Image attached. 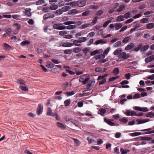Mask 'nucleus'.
Segmentation results:
<instances>
[{
	"instance_id": "34",
	"label": "nucleus",
	"mask_w": 154,
	"mask_h": 154,
	"mask_svg": "<svg viewBox=\"0 0 154 154\" xmlns=\"http://www.w3.org/2000/svg\"><path fill=\"white\" fill-rule=\"evenodd\" d=\"M57 124L58 126L59 127L61 128L62 129H65L66 128L65 126L64 125H63V124L59 122H57Z\"/></svg>"
},
{
	"instance_id": "15",
	"label": "nucleus",
	"mask_w": 154,
	"mask_h": 154,
	"mask_svg": "<svg viewBox=\"0 0 154 154\" xmlns=\"http://www.w3.org/2000/svg\"><path fill=\"white\" fill-rule=\"evenodd\" d=\"M152 129L151 128H149L147 129L141 130L140 131H147V132L145 133V134L154 133V130L152 131Z\"/></svg>"
},
{
	"instance_id": "58",
	"label": "nucleus",
	"mask_w": 154,
	"mask_h": 154,
	"mask_svg": "<svg viewBox=\"0 0 154 154\" xmlns=\"http://www.w3.org/2000/svg\"><path fill=\"white\" fill-rule=\"evenodd\" d=\"M75 93L74 91H71L70 92H66V94L68 96H70L73 95Z\"/></svg>"
},
{
	"instance_id": "39",
	"label": "nucleus",
	"mask_w": 154,
	"mask_h": 154,
	"mask_svg": "<svg viewBox=\"0 0 154 154\" xmlns=\"http://www.w3.org/2000/svg\"><path fill=\"white\" fill-rule=\"evenodd\" d=\"M102 43V44L105 43V41H103L102 39H99L96 41L95 42V44L96 45H97L99 44Z\"/></svg>"
},
{
	"instance_id": "1",
	"label": "nucleus",
	"mask_w": 154,
	"mask_h": 154,
	"mask_svg": "<svg viewBox=\"0 0 154 154\" xmlns=\"http://www.w3.org/2000/svg\"><path fill=\"white\" fill-rule=\"evenodd\" d=\"M138 111L143 112H147L148 111V108L146 107H141L138 106H135V116H143V113L138 112Z\"/></svg>"
},
{
	"instance_id": "13",
	"label": "nucleus",
	"mask_w": 154,
	"mask_h": 154,
	"mask_svg": "<svg viewBox=\"0 0 154 154\" xmlns=\"http://www.w3.org/2000/svg\"><path fill=\"white\" fill-rule=\"evenodd\" d=\"M103 52V51L102 49L97 50L91 52V55H94L97 54H100V53H102Z\"/></svg>"
},
{
	"instance_id": "21",
	"label": "nucleus",
	"mask_w": 154,
	"mask_h": 154,
	"mask_svg": "<svg viewBox=\"0 0 154 154\" xmlns=\"http://www.w3.org/2000/svg\"><path fill=\"white\" fill-rule=\"evenodd\" d=\"M106 112V110L105 109L102 108L99 110L98 113L102 116H104V114Z\"/></svg>"
},
{
	"instance_id": "64",
	"label": "nucleus",
	"mask_w": 154,
	"mask_h": 154,
	"mask_svg": "<svg viewBox=\"0 0 154 154\" xmlns=\"http://www.w3.org/2000/svg\"><path fill=\"white\" fill-rule=\"evenodd\" d=\"M51 61L54 63L55 64H58L59 63H60V61L54 59H52L51 60Z\"/></svg>"
},
{
	"instance_id": "25",
	"label": "nucleus",
	"mask_w": 154,
	"mask_h": 154,
	"mask_svg": "<svg viewBox=\"0 0 154 154\" xmlns=\"http://www.w3.org/2000/svg\"><path fill=\"white\" fill-rule=\"evenodd\" d=\"M122 51V50L121 49H118L115 50L113 54L114 55H117L119 54Z\"/></svg>"
},
{
	"instance_id": "47",
	"label": "nucleus",
	"mask_w": 154,
	"mask_h": 154,
	"mask_svg": "<svg viewBox=\"0 0 154 154\" xmlns=\"http://www.w3.org/2000/svg\"><path fill=\"white\" fill-rule=\"evenodd\" d=\"M30 43V42L27 41V40H26L25 41H23L21 42L20 43V45H21L22 46H23L24 45H27L28 44H29Z\"/></svg>"
},
{
	"instance_id": "57",
	"label": "nucleus",
	"mask_w": 154,
	"mask_h": 154,
	"mask_svg": "<svg viewBox=\"0 0 154 154\" xmlns=\"http://www.w3.org/2000/svg\"><path fill=\"white\" fill-rule=\"evenodd\" d=\"M90 26L91 25L90 24L86 23L82 25V26L81 27L82 29H85L87 27Z\"/></svg>"
},
{
	"instance_id": "12",
	"label": "nucleus",
	"mask_w": 154,
	"mask_h": 154,
	"mask_svg": "<svg viewBox=\"0 0 154 154\" xmlns=\"http://www.w3.org/2000/svg\"><path fill=\"white\" fill-rule=\"evenodd\" d=\"M154 60V55H152L149 57L146 58L145 59V61L146 63H149Z\"/></svg>"
},
{
	"instance_id": "42",
	"label": "nucleus",
	"mask_w": 154,
	"mask_h": 154,
	"mask_svg": "<svg viewBox=\"0 0 154 154\" xmlns=\"http://www.w3.org/2000/svg\"><path fill=\"white\" fill-rule=\"evenodd\" d=\"M131 38L129 36H127L123 40L122 42L124 43H126L128 42Z\"/></svg>"
},
{
	"instance_id": "11",
	"label": "nucleus",
	"mask_w": 154,
	"mask_h": 154,
	"mask_svg": "<svg viewBox=\"0 0 154 154\" xmlns=\"http://www.w3.org/2000/svg\"><path fill=\"white\" fill-rule=\"evenodd\" d=\"M55 113H53L52 111V109L51 107H48L47 109V115L51 116H55Z\"/></svg>"
},
{
	"instance_id": "18",
	"label": "nucleus",
	"mask_w": 154,
	"mask_h": 154,
	"mask_svg": "<svg viewBox=\"0 0 154 154\" xmlns=\"http://www.w3.org/2000/svg\"><path fill=\"white\" fill-rule=\"evenodd\" d=\"M78 13V11L75 9H73L69 10L68 12V14L73 15L74 14H76Z\"/></svg>"
},
{
	"instance_id": "16",
	"label": "nucleus",
	"mask_w": 154,
	"mask_h": 154,
	"mask_svg": "<svg viewBox=\"0 0 154 154\" xmlns=\"http://www.w3.org/2000/svg\"><path fill=\"white\" fill-rule=\"evenodd\" d=\"M104 122H106L109 125L111 126H113L115 125V124L114 123L112 122L110 120H108L106 118H104Z\"/></svg>"
},
{
	"instance_id": "38",
	"label": "nucleus",
	"mask_w": 154,
	"mask_h": 154,
	"mask_svg": "<svg viewBox=\"0 0 154 154\" xmlns=\"http://www.w3.org/2000/svg\"><path fill=\"white\" fill-rule=\"evenodd\" d=\"M71 100L69 99L66 100L64 102V104L66 106H69L71 103Z\"/></svg>"
},
{
	"instance_id": "6",
	"label": "nucleus",
	"mask_w": 154,
	"mask_h": 154,
	"mask_svg": "<svg viewBox=\"0 0 154 154\" xmlns=\"http://www.w3.org/2000/svg\"><path fill=\"white\" fill-rule=\"evenodd\" d=\"M129 55L127 54L125 52H123L120 53L118 57L119 58H122L124 59H126L128 58Z\"/></svg>"
},
{
	"instance_id": "50",
	"label": "nucleus",
	"mask_w": 154,
	"mask_h": 154,
	"mask_svg": "<svg viewBox=\"0 0 154 154\" xmlns=\"http://www.w3.org/2000/svg\"><path fill=\"white\" fill-rule=\"evenodd\" d=\"M90 79V78L89 77H87V75H86V76L85 77V79L84 81H83V84L85 85L86 84L87 82L89 81Z\"/></svg>"
},
{
	"instance_id": "54",
	"label": "nucleus",
	"mask_w": 154,
	"mask_h": 154,
	"mask_svg": "<svg viewBox=\"0 0 154 154\" xmlns=\"http://www.w3.org/2000/svg\"><path fill=\"white\" fill-rule=\"evenodd\" d=\"M86 76V75H83L81 78H80L79 79V81L80 82H82L83 84V81L84 80L85 77Z\"/></svg>"
},
{
	"instance_id": "19",
	"label": "nucleus",
	"mask_w": 154,
	"mask_h": 154,
	"mask_svg": "<svg viewBox=\"0 0 154 154\" xmlns=\"http://www.w3.org/2000/svg\"><path fill=\"white\" fill-rule=\"evenodd\" d=\"M91 12V11L88 10H85V11L82 13V15L83 16H88L90 14Z\"/></svg>"
},
{
	"instance_id": "41",
	"label": "nucleus",
	"mask_w": 154,
	"mask_h": 154,
	"mask_svg": "<svg viewBox=\"0 0 154 154\" xmlns=\"http://www.w3.org/2000/svg\"><path fill=\"white\" fill-rule=\"evenodd\" d=\"M68 29H72L75 28L76 26L75 25H69L66 27Z\"/></svg>"
},
{
	"instance_id": "14",
	"label": "nucleus",
	"mask_w": 154,
	"mask_h": 154,
	"mask_svg": "<svg viewBox=\"0 0 154 154\" xmlns=\"http://www.w3.org/2000/svg\"><path fill=\"white\" fill-rule=\"evenodd\" d=\"M127 116H133L135 115V111H131L127 110L126 111L125 113Z\"/></svg>"
},
{
	"instance_id": "60",
	"label": "nucleus",
	"mask_w": 154,
	"mask_h": 154,
	"mask_svg": "<svg viewBox=\"0 0 154 154\" xmlns=\"http://www.w3.org/2000/svg\"><path fill=\"white\" fill-rule=\"evenodd\" d=\"M111 22V20H108L105 22L103 24V26L104 27H106L108 25V24Z\"/></svg>"
},
{
	"instance_id": "8",
	"label": "nucleus",
	"mask_w": 154,
	"mask_h": 154,
	"mask_svg": "<svg viewBox=\"0 0 154 154\" xmlns=\"http://www.w3.org/2000/svg\"><path fill=\"white\" fill-rule=\"evenodd\" d=\"M43 110V106L41 104H39L38 106L37 110V113L38 115H39L42 113Z\"/></svg>"
},
{
	"instance_id": "29",
	"label": "nucleus",
	"mask_w": 154,
	"mask_h": 154,
	"mask_svg": "<svg viewBox=\"0 0 154 154\" xmlns=\"http://www.w3.org/2000/svg\"><path fill=\"white\" fill-rule=\"evenodd\" d=\"M73 44H74L76 46H81V45L80 43L79 40H74L73 42Z\"/></svg>"
},
{
	"instance_id": "9",
	"label": "nucleus",
	"mask_w": 154,
	"mask_h": 154,
	"mask_svg": "<svg viewBox=\"0 0 154 154\" xmlns=\"http://www.w3.org/2000/svg\"><path fill=\"white\" fill-rule=\"evenodd\" d=\"M149 121V120L148 119H145L142 120H139L137 119H136L135 122H136L137 124H141L145 123L148 122Z\"/></svg>"
},
{
	"instance_id": "44",
	"label": "nucleus",
	"mask_w": 154,
	"mask_h": 154,
	"mask_svg": "<svg viewBox=\"0 0 154 154\" xmlns=\"http://www.w3.org/2000/svg\"><path fill=\"white\" fill-rule=\"evenodd\" d=\"M45 3V1L44 0H39L36 2V4L37 5H42L43 3Z\"/></svg>"
},
{
	"instance_id": "55",
	"label": "nucleus",
	"mask_w": 154,
	"mask_h": 154,
	"mask_svg": "<svg viewBox=\"0 0 154 154\" xmlns=\"http://www.w3.org/2000/svg\"><path fill=\"white\" fill-rule=\"evenodd\" d=\"M130 14L131 13L130 12H128L124 14L123 16L124 17V18H125L127 19L129 17Z\"/></svg>"
},
{
	"instance_id": "30",
	"label": "nucleus",
	"mask_w": 154,
	"mask_h": 154,
	"mask_svg": "<svg viewBox=\"0 0 154 154\" xmlns=\"http://www.w3.org/2000/svg\"><path fill=\"white\" fill-rule=\"evenodd\" d=\"M53 13L57 15H60L63 13L61 9L57 10L56 11H54Z\"/></svg>"
},
{
	"instance_id": "45",
	"label": "nucleus",
	"mask_w": 154,
	"mask_h": 154,
	"mask_svg": "<svg viewBox=\"0 0 154 154\" xmlns=\"http://www.w3.org/2000/svg\"><path fill=\"white\" fill-rule=\"evenodd\" d=\"M121 43L120 42H118L116 43L113 45V47L116 48L120 46L121 45Z\"/></svg>"
},
{
	"instance_id": "31",
	"label": "nucleus",
	"mask_w": 154,
	"mask_h": 154,
	"mask_svg": "<svg viewBox=\"0 0 154 154\" xmlns=\"http://www.w3.org/2000/svg\"><path fill=\"white\" fill-rule=\"evenodd\" d=\"M105 57V56L103 54H100L99 55L97 56H95V58L96 59H104Z\"/></svg>"
},
{
	"instance_id": "3",
	"label": "nucleus",
	"mask_w": 154,
	"mask_h": 154,
	"mask_svg": "<svg viewBox=\"0 0 154 154\" xmlns=\"http://www.w3.org/2000/svg\"><path fill=\"white\" fill-rule=\"evenodd\" d=\"M142 44L139 45L138 47L136 48H135V51H137L140 49L141 51L144 52L147 50L149 47V45H147L143 46V47H142Z\"/></svg>"
},
{
	"instance_id": "2",
	"label": "nucleus",
	"mask_w": 154,
	"mask_h": 154,
	"mask_svg": "<svg viewBox=\"0 0 154 154\" xmlns=\"http://www.w3.org/2000/svg\"><path fill=\"white\" fill-rule=\"evenodd\" d=\"M108 75V74H105L103 75H100L98 76L97 80L100 81L99 82V85H100L104 84L106 82V79L105 78Z\"/></svg>"
},
{
	"instance_id": "24",
	"label": "nucleus",
	"mask_w": 154,
	"mask_h": 154,
	"mask_svg": "<svg viewBox=\"0 0 154 154\" xmlns=\"http://www.w3.org/2000/svg\"><path fill=\"white\" fill-rule=\"evenodd\" d=\"M70 9L71 7H70L68 6H66L62 8L61 10L63 13V12H66L68 11Z\"/></svg>"
},
{
	"instance_id": "26",
	"label": "nucleus",
	"mask_w": 154,
	"mask_h": 154,
	"mask_svg": "<svg viewBox=\"0 0 154 154\" xmlns=\"http://www.w3.org/2000/svg\"><path fill=\"white\" fill-rule=\"evenodd\" d=\"M124 17L123 15H121L118 16L116 19V21L120 22L124 20Z\"/></svg>"
},
{
	"instance_id": "20",
	"label": "nucleus",
	"mask_w": 154,
	"mask_h": 154,
	"mask_svg": "<svg viewBox=\"0 0 154 154\" xmlns=\"http://www.w3.org/2000/svg\"><path fill=\"white\" fill-rule=\"evenodd\" d=\"M146 28L149 29L153 28H154V23H150L147 24L146 26Z\"/></svg>"
},
{
	"instance_id": "4",
	"label": "nucleus",
	"mask_w": 154,
	"mask_h": 154,
	"mask_svg": "<svg viewBox=\"0 0 154 154\" xmlns=\"http://www.w3.org/2000/svg\"><path fill=\"white\" fill-rule=\"evenodd\" d=\"M53 28L58 30H63L66 29V26L62 25L61 23H56L53 25Z\"/></svg>"
},
{
	"instance_id": "51",
	"label": "nucleus",
	"mask_w": 154,
	"mask_h": 154,
	"mask_svg": "<svg viewBox=\"0 0 154 154\" xmlns=\"http://www.w3.org/2000/svg\"><path fill=\"white\" fill-rule=\"evenodd\" d=\"M71 122L75 125L76 126H78L79 125V122L76 120H72Z\"/></svg>"
},
{
	"instance_id": "40",
	"label": "nucleus",
	"mask_w": 154,
	"mask_h": 154,
	"mask_svg": "<svg viewBox=\"0 0 154 154\" xmlns=\"http://www.w3.org/2000/svg\"><path fill=\"white\" fill-rule=\"evenodd\" d=\"M81 48H75L73 49V51L75 53H78L81 51Z\"/></svg>"
},
{
	"instance_id": "48",
	"label": "nucleus",
	"mask_w": 154,
	"mask_h": 154,
	"mask_svg": "<svg viewBox=\"0 0 154 154\" xmlns=\"http://www.w3.org/2000/svg\"><path fill=\"white\" fill-rule=\"evenodd\" d=\"M120 151L121 152L122 154H124L127 153V152L129 151V150L125 149H124L123 148H121L120 149Z\"/></svg>"
},
{
	"instance_id": "28",
	"label": "nucleus",
	"mask_w": 154,
	"mask_h": 154,
	"mask_svg": "<svg viewBox=\"0 0 154 154\" xmlns=\"http://www.w3.org/2000/svg\"><path fill=\"white\" fill-rule=\"evenodd\" d=\"M134 46V44L133 43L127 45L125 48V50H129Z\"/></svg>"
},
{
	"instance_id": "52",
	"label": "nucleus",
	"mask_w": 154,
	"mask_h": 154,
	"mask_svg": "<svg viewBox=\"0 0 154 154\" xmlns=\"http://www.w3.org/2000/svg\"><path fill=\"white\" fill-rule=\"evenodd\" d=\"M17 82L18 83H19L20 84H21V85H22V84L23 85H25V82H24V81L21 79H19L17 80Z\"/></svg>"
},
{
	"instance_id": "61",
	"label": "nucleus",
	"mask_w": 154,
	"mask_h": 154,
	"mask_svg": "<svg viewBox=\"0 0 154 154\" xmlns=\"http://www.w3.org/2000/svg\"><path fill=\"white\" fill-rule=\"evenodd\" d=\"M64 38L67 39L72 38H73L72 35H66L64 36Z\"/></svg>"
},
{
	"instance_id": "36",
	"label": "nucleus",
	"mask_w": 154,
	"mask_h": 154,
	"mask_svg": "<svg viewBox=\"0 0 154 154\" xmlns=\"http://www.w3.org/2000/svg\"><path fill=\"white\" fill-rule=\"evenodd\" d=\"M149 20L147 18H144L140 20V22L142 23H146L149 22Z\"/></svg>"
},
{
	"instance_id": "10",
	"label": "nucleus",
	"mask_w": 154,
	"mask_h": 154,
	"mask_svg": "<svg viewBox=\"0 0 154 154\" xmlns=\"http://www.w3.org/2000/svg\"><path fill=\"white\" fill-rule=\"evenodd\" d=\"M54 17V15L53 14H51L50 13H47L45 14L43 16V18L44 19L47 20L49 18H52Z\"/></svg>"
},
{
	"instance_id": "17",
	"label": "nucleus",
	"mask_w": 154,
	"mask_h": 154,
	"mask_svg": "<svg viewBox=\"0 0 154 154\" xmlns=\"http://www.w3.org/2000/svg\"><path fill=\"white\" fill-rule=\"evenodd\" d=\"M116 30H118L121 28L122 25L120 23H116L114 24Z\"/></svg>"
},
{
	"instance_id": "35",
	"label": "nucleus",
	"mask_w": 154,
	"mask_h": 154,
	"mask_svg": "<svg viewBox=\"0 0 154 154\" xmlns=\"http://www.w3.org/2000/svg\"><path fill=\"white\" fill-rule=\"evenodd\" d=\"M3 47L5 48L6 50H9L11 49V47L6 43H4L3 44Z\"/></svg>"
},
{
	"instance_id": "22",
	"label": "nucleus",
	"mask_w": 154,
	"mask_h": 154,
	"mask_svg": "<svg viewBox=\"0 0 154 154\" xmlns=\"http://www.w3.org/2000/svg\"><path fill=\"white\" fill-rule=\"evenodd\" d=\"M73 45L72 43L69 42L64 43L62 45L63 47H70L72 46Z\"/></svg>"
},
{
	"instance_id": "27",
	"label": "nucleus",
	"mask_w": 154,
	"mask_h": 154,
	"mask_svg": "<svg viewBox=\"0 0 154 154\" xmlns=\"http://www.w3.org/2000/svg\"><path fill=\"white\" fill-rule=\"evenodd\" d=\"M125 6L123 5H122L119 6V7L117 10V11L118 12H120L122 11L123 10Z\"/></svg>"
},
{
	"instance_id": "33",
	"label": "nucleus",
	"mask_w": 154,
	"mask_h": 154,
	"mask_svg": "<svg viewBox=\"0 0 154 154\" xmlns=\"http://www.w3.org/2000/svg\"><path fill=\"white\" fill-rule=\"evenodd\" d=\"M88 39L87 37H84L79 38V40L80 43L86 42Z\"/></svg>"
},
{
	"instance_id": "23",
	"label": "nucleus",
	"mask_w": 154,
	"mask_h": 154,
	"mask_svg": "<svg viewBox=\"0 0 154 154\" xmlns=\"http://www.w3.org/2000/svg\"><path fill=\"white\" fill-rule=\"evenodd\" d=\"M146 116L147 117H154V112H148L146 114Z\"/></svg>"
},
{
	"instance_id": "62",
	"label": "nucleus",
	"mask_w": 154,
	"mask_h": 154,
	"mask_svg": "<svg viewBox=\"0 0 154 154\" xmlns=\"http://www.w3.org/2000/svg\"><path fill=\"white\" fill-rule=\"evenodd\" d=\"M119 121L121 122H124V123H127V122L128 120L125 118H123L122 119H119Z\"/></svg>"
},
{
	"instance_id": "59",
	"label": "nucleus",
	"mask_w": 154,
	"mask_h": 154,
	"mask_svg": "<svg viewBox=\"0 0 154 154\" xmlns=\"http://www.w3.org/2000/svg\"><path fill=\"white\" fill-rule=\"evenodd\" d=\"M103 14V11L102 10H99L96 14L97 16L102 15Z\"/></svg>"
},
{
	"instance_id": "37",
	"label": "nucleus",
	"mask_w": 154,
	"mask_h": 154,
	"mask_svg": "<svg viewBox=\"0 0 154 154\" xmlns=\"http://www.w3.org/2000/svg\"><path fill=\"white\" fill-rule=\"evenodd\" d=\"M30 9H26L25 10V15H26L28 17H30L31 16V14L30 12Z\"/></svg>"
},
{
	"instance_id": "43",
	"label": "nucleus",
	"mask_w": 154,
	"mask_h": 154,
	"mask_svg": "<svg viewBox=\"0 0 154 154\" xmlns=\"http://www.w3.org/2000/svg\"><path fill=\"white\" fill-rule=\"evenodd\" d=\"M58 8V6L56 5H53L49 7V9L51 10H55Z\"/></svg>"
},
{
	"instance_id": "56",
	"label": "nucleus",
	"mask_w": 154,
	"mask_h": 154,
	"mask_svg": "<svg viewBox=\"0 0 154 154\" xmlns=\"http://www.w3.org/2000/svg\"><path fill=\"white\" fill-rule=\"evenodd\" d=\"M69 4H70V5L72 6H77V1L70 2V3H69Z\"/></svg>"
},
{
	"instance_id": "46",
	"label": "nucleus",
	"mask_w": 154,
	"mask_h": 154,
	"mask_svg": "<svg viewBox=\"0 0 154 154\" xmlns=\"http://www.w3.org/2000/svg\"><path fill=\"white\" fill-rule=\"evenodd\" d=\"M19 87L23 91H27L28 90V88L26 86H20Z\"/></svg>"
},
{
	"instance_id": "7",
	"label": "nucleus",
	"mask_w": 154,
	"mask_h": 154,
	"mask_svg": "<svg viewBox=\"0 0 154 154\" xmlns=\"http://www.w3.org/2000/svg\"><path fill=\"white\" fill-rule=\"evenodd\" d=\"M137 89L140 92H141V97H144L147 96V94L145 92L146 90H144L143 88H138Z\"/></svg>"
},
{
	"instance_id": "49",
	"label": "nucleus",
	"mask_w": 154,
	"mask_h": 154,
	"mask_svg": "<svg viewBox=\"0 0 154 154\" xmlns=\"http://www.w3.org/2000/svg\"><path fill=\"white\" fill-rule=\"evenodd\" d=\"M72 52V50H65L64 51V53L65 54H70Z\"/></svg>"
},
{
	"instance_id": "5",
	"label": "nucleus",
	"mask_w": 154,
	"mask_h": 154,
	"mask_svg": "<svg viewBox=\"0 0 154 154\" xmlns=\"http://www.w3.org/2000/svg\"><path fill=\"white\" fill-rule=\"evenodd\" d=\"M85 0H78L77 1V6L80 7L84 6L86 4Z\"/></svg>"
},
{
	"instance_id": "32",
	"label": "nucleus",
	"mask_w": 154,
	"mask_h": 154,
	"mask_svg": "<svg viewBox=\"0 0 154 154\" xmlns=\"http://www.w3.org/2000/svg\"><path fill=\"white\" fill-rule=\"evenodd\" d=\"M152 139V138L147 137H141V140L145 141H150Z\"/></svg>"
},
{
	"instance_id": "63",
	"label": "nucleus",
	"mask_w": 154,
	"mask_h": 154,
	"mask_svg": "<svg viewBox=\"0 0 154 154\" xmlns=\"http://www.w3.org/2000/svg\"><path fill=\"white\" fill-rule=\"evenodd\" d=\"M65 70L66 72L69 73L70 75H73L75 74V72L72 71L68 69H66Z\"/></svg>"
},
{
	"instance_id": "53",
	"label": "nucleus",
	"mask_w": 154,
	"mask_h": 154,
	"mask_svg": "<svg viewBox=\"0 0 154 154\" xmlns=\"http://www.w3.org/2000/svg\"><path fill=\"white\" fill-rule=\"evenodd\" d=\"M74 140L75 142V145L76 146H79L80 144L79 141L77 139H74Z\"/></svg>"
}]
</instances>
